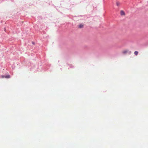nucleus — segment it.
I'll return each instance as SVG.
<instances>
[{"label":"nucleus","instance_id":"nucleus-3","mask_svg":"<svg viewBox=\"0 0 148 148\" xmlns=\"http://www.w3.org/2000/svg\"><path fill=\"white\" fill-rule=\"evenodd\" d=\"M4 77H5V78H10V75H8L5 76Z\"/></svg>","mask_w":148,"mask_h":148},{"label":"nucleus","instance_id":"nucleus-1","mask_svg":"<svg viewBox=\"0 0 148 148\" xmlns=\"http://www.w3.org/2000/svg\"><path fill=\"white\" fill-rule=\"evenodd\" d=\"M120 14H121V15L122 16H123V15H125V12L123 10H121V12H120Z\"/></svg>","mask_w":148,"mask_h":148},{"label":"nucleus","instance_id":"nucleus-2","mask_svg":"<svg viewBox=\"0 0 148 148\" xmlns=\"http://www.w3.org/2000/svg\"><path fill=\"white\" fill-rule=\"evenodd\" d=\"M84 26V25L83 24H80L79 25V28H82Z\"/></svg>","mask_w":148,"mask_h":148},{"label":"nucleus","instance_id":"nucleus-4","mask_svg":"<svg viewBox=\"0 0 148 148\" xmlns=\"http://www.w3.org/2000/svg\"><path fill=\"white\" fill-rule=\"evenodd\" d=\"M138 52L137 51H136L134 52V54L136 56H137L138 54Z\"/></svg>","mask_w":148,"mask_h":148},{"label":"nucleus","instance_id":"nucleus-6","mask_svg":"<svg viewBox=\"0 0 148 148\" xmlns=\"http://www.w3.org/2000/svg\"><path fill=\"white\" fill-rule=\"evenodd\" d=\"M116 4L118 6L119 5V3L118 2L116 3Z\"/></svg>","mask_w":148,"mask_h":148},{"label":"nucleus","instance_id":"nucleus-5","mask_svg":"<svg viewBox=\"0 0 148 148\" xmlns=\"http://www.w3.org/2000/svg\"><path fill=\"white\" fill-rule=\"evenodd\" d=\"M1 77H2V78H4L5 77V76H3V75H2L1 76Z\"/></svg>","mask_w":148,"mask_h":148}]
</instances>
